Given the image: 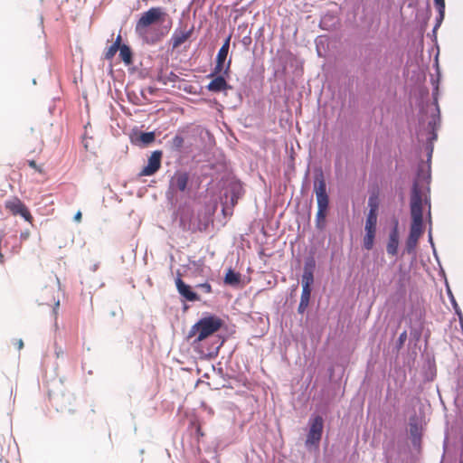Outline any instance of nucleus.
Returning a JSON list of instances; mask_svg holds the SVG:
<instances>
[{"mask_svg": "<svg viewBox=\"0 0 463 463\" xmlns=\"http://www.w3.org/2000/svg\"><path fill=\"white\" fill-rule=\"evenodd\" d=\"M430 174L429 166L421 164L419 165L416 179L413 183L411 195V223L410 233L406 240V250L412 253L418 244L420 238L424 232L423 217H422V202L423 198L426 203L430 204L426 192L430 191L429 184ZM430 207V205H429Z\"/></svg>", "mask_w": 463, "mask_h": 463, "instance_id": "obj_1", "label": "nucleus"}, {"mask_svg": "<svg viewBox=\"0 0 463 463\" xmlns=\"http://www.w3.org/2000/svg\"><path fill=\"white\" fill-rule=\"evenodd\" d=\"M167 17L166 12L163 7H151L141 14L137 21L135 31L146 43L154 44L164 38L170 31L171 22L168 25L157 28H151L153 24H162Z\"/></svg>", "mask_w": 463, "mask_h": 463, "instance_id": "obj_2", "label": "nucleus"}, {"mask_svg": "<svg viewBox=\"0 0 463 463\" xmlns=\"http://www.w3.org/2000/svg\"><path fill=\"white\" fill-rule=\"evenodd\" d=\"M222 325V320L217 317H203L192 326L187 339L191 340L193 345L198 344L217 332Z\"/></svg>", "mask_w": 463, "mask_h": 463, "instance_id": "obj_3", "label": "nucleus"}, {"mask_svg": "<svg viewBox=\"0 0 463 463\" xmlns=\"http://www.w3.org/2000/svg\"><path fill=\"white\" fill-rule=\"evenodd\" d=\"M324 428V420L321 416L317 415L309 420V430L307 435L306 447L317 448L322 438Z\"/></svg>", "mask_w": 463, "mask_h": 463, "instance_id": "obj_4", "label": "nucleus"}, {"mask_svg": "<svg viewBox=\"0 0 463 463\" xmlns=\"http://www.w3.org/2000/svg\"><path fill=\"white\" fill-rule=\"evenodd\" d=\"M5 207L13 215H21L25 221L32 222L33 216L26 207V205L17 197H13L7 200L5 203Z\"/></svg>", "mask_w": 463, "mask_h": 463, "instance_id": "obj_5", "label": "nucleus"}, {"mask_svg": "<svg viewBox=\"0 0 463 463\" xmlns=\"http://www.w3.org/2000/svg\"><path fill=\"white\" fill-rule=\"evenodd\" d=\"M194 25L189 28L187 25L178 27L175 30L170 43L173 50L179 48L183 43L190 39L194 33Z\"/></svg>", "mask_w": 463, "mask_h": 463, "instance_id": "obj_6", "label": "nucleus"}, {"mask_svg": "<svg viewBox=\"0 0 463 463\" xmlns=\"http://www.w3.org/2000/svg\"><path fill=\"white\" fill-rule=\"evenodd\" d=\"M162 156L161 150L154 151L147 160V165L141 170L139 175L150 176L155 175L161 167Z\"/></svg>", "mask_w": 463, "mask_h": 463, "instance_id": "obj_7", "label": "nucleus"}, {"mask_svg": "<svg viewBox=\"0 0 463 463\" xmlns=\"http://www.w3.org/2000/svg\"><path fill=\"white\" fill-rule=\"evenodd\" d=\"M230 76L222 75V74H217L210 76L208 75V78H213V80L209 82V84L206 86V89L214 93L226 91L228 90L232 89V86L229 85L227 82V79Z\"/></svg>", "mask_w": 463, "mask_h": 463, "instance_id": "obj_8", "label": "nucleus"}, {"mask_svg": "<svg viewBox=\"0 0 463 463\" xmlns=\"http://www.w3.org/2000/svg\"><path fill=\"white\" fill-rule=\"evenodd\" d=\"M315 193L317 196V208L327 210L329 199L326 193V184L323 178L315 183Z\"/></svg>", "mask_w": 463, "mask_h": 463, "instance_id": "obj_9", "label": "nucleus"}, {"mask_svg": "<svg viewBox=\"0 0 463 463\" xmlns=\"http://www.w3.org/2000/svg\"><path fill=\"white\" fill-rule=\"evenodd\" d=\"M175 286L178 293L187 301L194 302L200 300L198 295L195 292H194L191 287L185 284L180 277L176 278Z\"/></svg>", "mask_w": 463, "mask_h": 463, "instance_id": "obj_10", "label": "nucleus"}, {"mask_svg": "<svg viewBox=\"0 0 463 463\" xmlns=\"http://www.w3.org/2000/svg\"><path fill=\"white\" fill-rule=\"evenodd\" d=\"M189 182V174L186 172H175L170 181L172 189L184 192Z\"/></svg>", "mask_w": 463, "mask_h": 463, "instance_id": "obj_11", "label": "nucleus"}, {"mask_svg": "<svg viewBox=\"0 0 463 463\" xmlns=\"http://www.w3.org/2000/svg\"><path fill=\"white\" fill-rule=\"evenodd\" d=\"M315 268V260L310 259L305 263L304 272L301 279L302 288L311 289L314 282L313 270Z\"/></svg>", "mask_w": 463, "mask_h": 463, "instance_id": "obj_12", "label": "nucleus"}, {"mask_svg": "<svg viewBox=\"0 0 463 463\" xmlns=\"http://www.w3.org/2000/svg\"><path fill=\"white\" fill-rule=\"evenodd\" d=\"M398 246H399V231H398V222L396 221L394 227L392 229L387 245L386 250L387 253L391 256H396L398 253Z\"/></svg>", "mask_w": 463, "mask_h": 463, "instance_id": "obj_13", "label": "nucleus"}, {"mask_svg": "<svg viewBox=\"0 0 463 463\" xmlns=\"http://www.w3.org/2000/svg\"><path fill=\"white\" fill-rule=\"evenodd\" d=\"M231 64H232L231 59L227 62L222 61L221 60H215V65H214V68L213 69L212 72L210 73V76L217 75V74L230 76Z\"/></svg>", "mask_w": 463, "mask_h": 463, "instance_id": "obj_14", "label": "nucleus"}, {"mask_svg": "<svg viewBox=\"0 0 463 463\" xmlns=\"http://www.w3.org/2000/svg\"><path fill=\"white\" fill-rule=\"evenodd\" d=\"M310 296H311V289L302 288L300 301H299V304L298 307V312L299 314H304V312L307 308V307L309 305Z\"/></svg>", "mask_w": 463, "mask_h": 463, "instance_id": "obj_15", "label": "nucleus"}, {"mask_svg": "<svg viewBox=\"0 0 463 463\" xmlns=\"http://www.w3.org/2000/svg\"><path fill=\"white\" fill-rule=\"evenodd\" d=\"M158 81L161 82L164 85H167L168 83H175L179 80V76L176 75L175 72H163L161 71L158 74L157 78Z\"/></svg>", "mask_w": 463, "mask_h": 463, "instance_id": "obj_16", "label": "nucleus"}, {"mask_svg": "<svg viewBox=\"0 0 463 463\" xmlns=\"http://www.w3.org/2000/svg\"><path fill=\"white\" fill-rule=\"evenodd\" d=\"M240 281V273H236L232 269H229L224 277V283L230 286H237Z\"/></svg>", "mask_w": 463, "mask_h": 463, "instance_id": "obj_17", "label": "nucleus"}, {"mask_svg": "<svg viewBox=\"0 0 463 463\" xmlns=\"http://www.w3.org/2000/svg\"><path fill=\"white\" fill-rule=\"evenodd\" d=\"M377 223V213L373 212L369 213L366 218L365 232L370 233H375Z\"/></svg>", "mask_w": 463, "mask_h": 463, "instance_id": "obj_18", "label": "nucleus"}, {"mask_svg": "<svg viewBox=\"0 0 463 463\" xmlns=\"http://www.w3.org/2000/svg\"><path fill=\"white\" fill-rule=\"evenodd\" d=\"M230 41H231V36H228L226 38V40L224 41L223 44L222 45V47L220 48V50L217 53V56H216V60H221L222 61H226V59H227V56L229 53V49H230Z\"/></svg>", "mask_w": 463, "mask_h": 463, "instance_id": "obj_19", "label": "nucleus"}, {"mask_svg": "<svg viewBox=\"0 0 463 463\" xmlns=\"http://www.w3.org/2000/svg\"><path fill=\"white\" fill-rule=\"evenodd\" d=\"M327 214V210L326 209H318L316 216V227L319 230H323L326 226V218Z\"/></svg>", "mask_w": 463, "mask_h": 463, "instance_id": "obj_20", "label": "nucleus"}, {"mask_svg": "<svg viewBox=\"0 0 463 463\" xmlns=\"http://www.w3.org/2000/svg\"><path fill=\"white\" fill-rule=\"evenodd\" d=\"M118 50L121 60L126 64H130L132 62V52L130 48L126 44H122V46Z\"/></svg>", "mask_w": 463, "mask_h": 463, "instance_id": "obj_21", "label": "nucleus"}, {"mask_svg": "<svg viewBox=\"0 0 463 463\" xmlns=\"http://www.w3.org/2000/svg\"><path fill=\"white\" fill-rule=\"evenodd\" d=\"M184 139L180 135H175L169 143L170 148L173 151L180 152L184 146Z\"/></svg>", "mask_w": 463, "mask_h": 463, "instance_id": "obj_22", "label": "nucleus"}, {"mask_svg": "<svg viewBox=\"0 0 463 463\" xmlns=\"http://www.w3.org/2000/svg\"><path fill=\"white\" fill-rule=\"evenodd\" d=\"M435 2V5L438 8V11H439V21H438V26L439 25L440 22L443 20L444 18V14H445V0H434Z\"/></svg>", "mask_w": 463, "mask_h": 463, "instance_id": "obj_23", "label": "nucleus"}, {"mask_svg": "<svg viewBox=\"0 0 463 463\" xmlns=\"http://www.w3.org/2000/svg\"><path fill=\"white\" fill-rule=\"evenodd\" d=\"M139 140L143 144L148 145L155 140V133L154 132H143L139 136Z\"/></svg>", "mask_w": 463, "mask_h": 463, "instance_id": "obj_24", "label": "nucleus"}, {"mask_svg": "<svg viewBox=\"0 0 463 463\" xmlns=\"http://www.w3.org/2000/svg\"><path fill=\"white\" fill-rule=\"evenodd\" d=\"M375 233L366 232L364 238V246L366 250H371L373 246Z\"/></svg>", "mask_w": 463, "mask_h": 463, "instance_id": "obj_25", "label": "nucleus"}, {"mask_svg": "<svg viewBox=\"0 0 463 463\" xmlns=\"http://www.w3.org/2000/svg\"><path fill=\"white\" fill-rule=\"evenodd\" d=\"M368 204H369V207H370L369 213L373 212V213H377V210H378L377 198L371 196L369 198Z\"/></svg>", "mask_w": 463, "mask_h": 463, "instance_id": "obj_26", "label": "nucleus"}, {"mask_svg": "<svg viewBox=\"0 0 463 463\" xmlns=\"http://www.w3.org/2000/svg\"><path fill=\"white\" fill-rule=\"evenodd\" d=\"M118 51V49L117 48V45H111L109 47V49L107 50L106 53H105V58L107 60H111L116 52Z\"/></svg>", "mask_w": 463, "mask_h": 463, "instance_id": "obj_27", "label": "nucleus"}, {"mask_svg": "<svg viewBox=\"0 0 463 463\" xmlns=\"http://www.w3.org/2000/svg\"><path fill=\"white\" fill-rule=\"evenodd\" d=\"M196 288H200L206 294H210L213 291L212 286L208 282L198 284L196 285Z\"/></svg>", "mask_w": 463, "mask_h": 463, "instance_id": "obj_28", "label": "nucleus"}, {"mask_svg": "<svg viewBox=\"0 0 463 463\" xmlns=\"http://www.w3.org/2000/svg\"><path fill=\"white\" fill-rule=\"evenodd\" d=\"M206 228H207V224H204L203 227L200 226V225L198 227H194V226L189 225L187 227V230L192 231L193 232H197V231H199V232L205 231Z\"/></svg>", "mask_w": 463, "mask_h": 463, "instance_id": "obj_29", "label": "nucleus"}, {"mask_svg": "<svg viewBox=\"0 0 463 463\" xmlns=\"http://www.w3.org/2000/svg\"><path fill=\"white\" fill-rule=\"evenodd\" d=\"M28 165H29L30 167L35 169L39 173H42V168L37 165V164H36V162L34 160L28 161Z\"/></svg>", "mask_w": 463, "mask_h": 463, "instance_id": "obj_30", "label": "nucleus"}, {"mask_svg": "<svg viewBox=\"0 0 463 463\" xmlns=\"http://www.w3.org/2000/svg\"><path fill=\"white\" fill-rule=\"evenodd\" d=\"M14 345L17 347L18 350H21L24 347V341L22 339H17Z\"/></svg>", "mask_w": 463, "mask_h": 463, "instance_id": "obj_31", "label": "nucleus"}, {"mask_svg": "<svg viewBox=\"0 0 463 463\" xmlns=\"http://www.w3.org/2000/svg\"><path fill=\"white\" fill-rule=\"evenodd\" d=\"M113 45H117V48L119 49L122 45H121V35L118 34L115 43H113Z\"/></svg>", "mask_w": 463, "mask_h": 463, "instance_id": "obj_32", "label": "nucleus"}, {"mask_svg": "<svg viewBox=\"0 0 463 463\" xmlns=\"http://www.w3.org/2000/svg\"><path fill=\"white\" fill-rule=\"evenodd\" d=\"M81 212H77V213L75 214L74 216V220L78 222H80L81 221Z\"/></svg>", "mask_w": 463, "mask_h": 463, "instance_id": "obj_33", "label": "nucleus"}, {"mask_svg": "<svg viewBox=\"0 0 463 463\" xmlns=\"http://www.w3.org/2000/svg\"><path fill=\"white\" fill-rule=\"evenodd\" d=\"M406 336H407L406 332H403V333L401 334V335L399 337V340H400L401 344L403 343V341L406 339Z\"/></svg>", "mask_w": 463, "mask_h": 463, "instance_id": "obj_34", "label": "nucleus"}, {"mask_svg": "<svg viewBox=\"0 0 463 463\" xmlns=\"http://www.w3.org/2000/svg\"><path fill=\"white\" fill-rule=\"evenodd\" d=\"M181 222L183 223L184 227V228H186V227H185V224L184 223V220H183V218L181 219Z\"/></svg>", "mask_w": 463, "mask_h": 463, "instance_id": "obj_35", "label": "nucleus"}, {"mask_svg": "<svg viewBox=\"0 0 463 463\" xmlns=\"http://www.w3.org/2000/svg\"><path fill=\"white\" fill-rule=\"evenodd\" d=\"M460 463H463V462H460Z\"/></svg>", "mask_w": 463, "mask_h": 463, "instance_id": "obj_36", "label": "nucleus"}]
</instances>
